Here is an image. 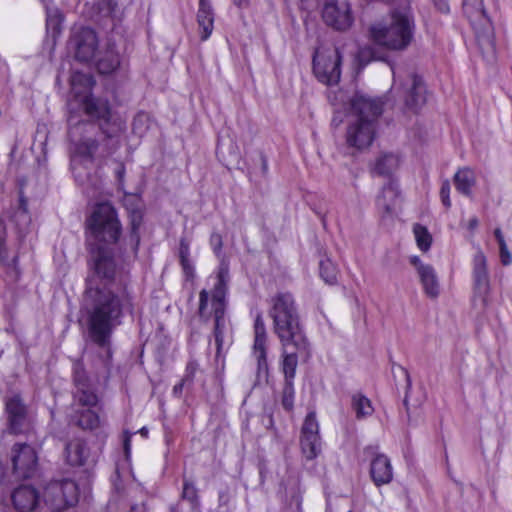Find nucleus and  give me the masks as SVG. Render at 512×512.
Returning <instances> with one entry per match:
<instances>
[{"label": "nucleus", "mask_w": 512, "mask_h": 512, "mask_svg": "<svg viewBox=\"0 0 512 512\" xmlns=\"http://www.w3.org/2000/svg\"><path fill=\"white\" fill-rule=\"evenodd\" d=\"M413 231L420 250L427 251L430 248L432 242V237L427 228L420 224H416Z\"/></svg>", "instance_id": "4c0bfd02"}, {"label": "nucleus", "mask_w": 512, "mask_h": 512, "mask_svg": "<svg viewBox=\"0 0 512 512\" xmlns=\"http://www.w3.org/2000/svg\"><path fill=\"white\" fill-rule=\"evenodd\" d=\"M398 198V186L394 181L390 180L376 199V206L382 217H390L394 214Z\"/></svg>", "instance_id": "5701e85b"}, {"label": "nucleus", "mask_w": 512, "mask_h": 512, "mask_svg": "<svg viewBox=\"0 0 512 512\" xmlns=\"http://www.w3.org/2000/svg\"><path fill=\"white\" fill-rule=\"evenodd\" d=\"M322 18L328 26L336 30H346L353 22L350 5L344 0L327 2L323 7Z\"/></svg>", "instance_id": "2eb2a0df"}, {"label": "nucleus", "mask_w": 512, "mask_h": 512, "mask_svg": "<svg viewBox=\"0 0 512 512\" xmlns=\"http://www.w3.org/2000/svg\"><path fill=\"white\" fill-rule=\"evenodd\" d=\"M254 355L257 359V377L268 375V363L266 354V328L261 315H258L254 323Z\"/></svg>", "instance_id": "a211bd4d"}, {"label": "nucleus", "mask_w": 512, "mask_h": 512, "mask_svg": "<svg viewBox=\"0 0 512 512\" xmlns=\"http://www.w3.org/2000/svg\"><path fill=\"white\" fill-rule=\"evenodd\" d=\"M352 408L358 419L370 416L374 411L371 401L361 393L352 396Z\"/></svg>", "instance_id": "f704fd0d"}, {"label": "nucleus", "mask_w": 512, "mask_h": 512, "mask_svg": "<svg viewBox=\"0 0 512 512\" xmlns=\"http://www.w3.org/2000/svg\"><path fill=\"white\" fill-rule=\"evenodd\" d=\"M229 281V269L225 264H221L217 275V283L212 292V309H225V297Z\"/></svg>", "instance_id": "c756f323"}, {"label": "nucleus", "mask_w": 512, "mask_h": 512, "mask_svg": "<svg viewBox=\"0 0 512 512\" xmlns=\"http://www.w3.org/2000/svg\"><path fill=\"white\" fill-rule=\"evenodd\" d=\"M398 166V158L393 154L380 156L374 166L373 172L379 176H389Z\"/></svg>", "instance_id": "72a5a7b5"}, {"label": "nucleus", "mask_w": 512, "mask_h": 512, "mask_svg": "<svg viewBox=\"0 0 512 512\" xmlns=\"http://www.w3.org/2000/svg\"><path fill=\"white\" fill-rule=\"evenodd\" d=\"M93 407H78L74 409L72 420L82 430L94 431L102 426L99 415Z\"/></svg>", "instance_id": "cd10ccee"}, {"label": "nucleus", "mask_w": 512, "mask_h": 512, "mask_svg": "<svg viewBox=\"0 0 512 512\" xmlns=\"http://www.w3.org/2000/svg\"><path fill=\"white\" fill-rule=\"evenodd\" d=\"M399 6L390 9L388 24L376 23L370 26L371 39L390 50H405L413 40L415 22L411 0H399Z\"/></svg>", "instance_id": "20e7f679"}, {"label": "nucleus", "mask_w": 512, "mask_h": 512, "mask_svg": "<svg viewBox=\"0 0 512 512\" xmlns=\"http://www.w3.org/2000/svg\"><path fill=\"white\" fill-rule=\"evenodd\" d=\"M500 249V258L503 265H509L512 261L511 254L508 251L507 245L499 246Z\"/></svg>", "instance_id": "de8ad7c7"}, {"label": "nucleus", "mask_w": 512, "mask_h": 512, "mask_svg": "<svg viewBox=\"0 0 512 512\" xmlns=\"http://www.w3.org/2000/svg\"><path fill=\"white\" fill-rule=\"evenodd\" d=\"M78 486L71 479L50 481L44 488L43 502L53 512L65 510L78 502Z\"/></svg>", "instance_id": "423d86ee"}, {"label": "nucleus", "mask_w": 512, "mask_h": 512, "mask_svg": "<svg viewBox=\"0 0 512 512\" xmlns=\"http://www.w3.org/2000/svg\"><path fill=\"white\" fill-rule=\"evenodd\" d=\"M86 224L93 242L88 244L84 309L89 337L105 349L101 364L108 370L113 331L121 324L124 313H132L134 309L128 273L123 265L128 259V248L126 239H122L123 227L117 209L111 202L97 203Z\"/></svg>", "instance_id": "f257e3e1"}, {"label": "nucleus", "mask_w": 512, "mask_h": 512, "mask_svg": "<svg viewBox=\"0 0 512 512\" xmlns=\"http://www.w3.org/2000/svg\"><path fill=\"white\" fill-rule=\"evenodd\" d=\"M72 169L75 176V180L79 183V185L86 187V189L92 188V189H98L100 180L96 176L91 175L90 173L86 172V167L79 163V160L77 158H74L72 160Z\"/></svg>", "instance_id": "473e14b6"}, {"label": "nucleus", "mask_w": 512, "mask_h": 512, "mask_svg": "<svg viewBox=\"0 0 512 512\" xmlns=\"http://www.w3.org/2000/svg\"><path fill=\"white\" fill-rule=\"evenodd\" d=\"M116 6L117 3L114 0H101L99 2V9L105 12L106 15L112 14Z\"/></svg>", "instance_id": "a18cd8bd"}, {"label": "nucleus", "mask_w": 512, "mask_h": 512, "mask_svg": "<svg viewBox=\"0 0 512 512\" xmlns=\"http://www.w3.org/2000/svg\"><path fill=\"white\" fill-rule=\"evenodd\" d=\"M6 231L2 220H0V258L3 259L4 252V241H5Z\"/></svg>", "instance_id": "09e8293b"}, {"label": "nucleus", "mask_w": 512, "mask_h": 512, "mask_svg": "<svg viewBox=\"0 0 512 512\" xmlns=\"http://www.w3.org/2000/svg\"><path fill=\"white\" fill-rule=\"evenodd\" d=\"M410 263L417 269L425 294L431 298H436L439 295V282L434 268L423 264L417 256L411 257Z\"/></svg>", "instance_id": "412c9836"}, {"label": "nucleus", "mask_w": 512, "mask_h": 512, "mask_svg": "<svg viewBox=\"0 0 512 512\" xmlns=\"http://www.w3.org/2000/svg\"><path fill=\"white\" fill-rule=\"evenodd\" d=\"M72 382L75 407H95L98 404L99 396L96 385L88 376L81 360H76L73 363Z\"/></svg>", "instance_id": "0eeeda50"}, {"label": "nucleus", "mask_w": 512, "mask_h": 512, "mask_svg": "<svg viewBox=\"0 0 512 512\" xmlns=\"http://www.w3.org/2000/svg\"><path fill=\"white\" fill-rule=\"evenodd\" d=\"M405 105L411 110H417L426 102V88L421 77L411 74L404 84Z\"/></svg>", "instance_id": "6ab92c4d"}, {"label": "nucleus", "mask_w": 512, "mask_h": 512, "mask_svg": "<svg viewBox=\"0 0 512 512\" xmlns=\"http://www.w3.org/2000/svg\"><path fill=\"white\" fill-rule=\"evenodd\" d=\"M5 410L11 433L20 434L28 429L30 424L28 409L20 395L12 394L7 396L5 399Z\"/></svg>", "instance_id": "4468645a"}, {"label": "nucleus", "mask_w": 512, "mask_h": 512, "mask_svg": "<svg viewBox=\"0 0 512 512\" xmlns=\"http://www.w3.org/2000/svg\"><path fill=\"white\" fill-rule=\"evenodd\" d=\"M59 18L58 17H51V16H48L47 18V27L50 28V27H53V29H56V26L59 25Z\"/></svg>", "instance_id": "864d4df0"}, {"label": "nucleus", "mask_w": 512, "mask_h": 512, "mask_svg": "<svg viewBox=\"0 0 512 512\" xmlns=\"http://www.w3.org/2000/svg\"><path fill=\"white\" fill-rule=\"evenodd\" d=\"M370 476L378 487L392 481L393 469L390 459L386 455L378 454L371 460Z\"/></svg>", "instance_id": "b1692460"}, {"label": "nucleus", "mask_w": 512, "mask_h": 512, "mask_svg": "<svg viewBox=\"0 0 512 512\" xmlns=\"http://www.w3.org/2000/svg\"><path fill=\"white\" fill-rule=\"evenodd\" d=\"M190 255V242L186 238H181L179 243V257L180 261L189 260Z\"/></svg>", "instance_id": "37998d69"}, {"label": "nucleus", "mask_w": 512, "mask_h": 512, "mask_svg": "<svg viewBox=\"0 0 512 512\" xmlns=\"http://www.w3.org/2000/svg\"><path fill=\"white\" fill-rule=\"evenodd\" d=\"M294 382L290 380H284L282 394H281V404L283 408L287 411H292L294 407Z\"/></svg>", "instance_id": "e433bc0d"}, {"label": "nucleus", "mask_w": 512, "mask_h": 512, "mask_svg": "<svg viewBox=\"0 0 512 512\" xmlns=\"http://www.w3.org/2000/svg\"><path fill=\"white\" fill-rule=\"evenodd\" d=\"M185 383H186V382H183V379H182L180 383H178V384H176V385L174 386V388H173V393H174L175 395L181 394L182 389H183V386H184V384H185Z\"/></svg>", "instance_id": "5fc2aeb1"}, {"label": "nucleus", "mask_w": 512, "mask_h": 512, "mask_svg": "<svg viewBox=\"0 0 512 512\" xmlns=\"http://www.w3.org/2000/svg\"><path fill=\"white\" fill-rule=\"evenodd\" d=\"M260 162L262 174L265 176L268 173V160L263 153L260 154Z\"/></svg>", "instance_id": "8fccbe9b"}, {"label": "nucleus", "mask_w": 512, "mask_h": 512, "mask_svg": "<svg viewBox=\"0 0 512 512\" xmlns=\"http://www.w3.org/2000/svg\"><path fill=\"white\" fill-rule=\"evenodd\" d=\"M197 23L200 30V39L206 41L214 28V12L210 0H199Z\"/></svg>", "instance_id": "a878e982"}, {"label": "nucleus", "mask_w": 512, "mask_h": 512, "mask_svg": "<svg viewBox=\"0 0 512 512\" xmlns=\"http://www.w3.org/2000/svg\"><path fill=\"white\" fill-rule=\"evenodd\" d=\"M112 153V149L107 146V144L104 145L103 151L101 153V156L105 157Z\"/></svg>", "instance_id": "bf43d9fd"}, {"label": "nucleus", "mask_w": 512, "mask_h": 512, "mask_svg": "<svg viewBox=\"0 0 512 512\" xmlns=\"http://www.w3.org/2000/svg\"><path fill=\"white\" fill-rule=\"evenodd\" d=\"M197 369L198 364L195 361L188 362L186 366L185 375L183 377V382H192Z\"/></svg>", "instance_id": "c03bdc74"}, {"label": "nucleus", "mask_w": 512, "mask_h": 512, "mask_svg": "<svg viewBox=\"0 0 512 512\" xmlns=\"http://www.w3.org/2000/svg\"><path fill=\"white\" fill-rule=\"evenodd\" d=\"M320 277L328 284L337 282L338 269L329 258L321 259L319 262Z\"/></svg>", "instance_id": "c9c22d12"}, {"label": "nucleus", "mask_w": 512, "mask_h": 512, "mask_svg": "<svg viewBox=\"0 0 512 512\" xmlns=\"http://www.w3.org/2000/svg\"><path fill=\"white\" fill-rule=\"evenodd\" d=\"M66 461L71 466H83L89 458V448L82 439H72L65 447Z\"/></svg>", "instance_id": "bb28decb"}, {"label": "nucleus", "mask_w": 512, "mask_h": 512, "mask_svg": "<svg viewBox=\"0 0 512 512\" xmlns=\"http://www.w3.org/2000/svg\"><path fill=\"white\" fill-rule=\"evenodd\" d=\"M143 436H147L148 434V429L146 427H143L140 429L139 431Z\"/></svg>", "instance_id": "69168bd1"}, {"label": "nucleus", "mask_w": 512, "mask_h": 512, "mask_svg": "<svg viewBox=\"0 0 512 512\" xmlns=\"http://www.w3.org/2000/svg\"><path fill=\"white\" fill-rule=\"evenodd\" d=\"M400 1L399 0H390L391 8L395 6H399Z\"/></svg>", "instance_id": "e2e57ef3"}, {"label": "nucleus", "mask_w": 512, "mask_h": 512, "mask_svg": "<svg viewBox=\"0 0 512 512\" xmlns=\"http://www.w3.org/2000/svg\"><path fill=\"white\" fill-rule=\"evenodd\" d=\"M208 300L209 294L203 289L199 294V316L208 320L211 315L214 316V337L216 344V358H220L222 356V346H223V329H224V313L225 309H212L208 310Z\"/></svg>", "instance_id": "dca6fc26"}, {"label": "nucleus", "mask_w": 512, "mask_h": 512, "mask_svg": "<svg viewBox=\"0 0 512 512\" xmlns=\"http://www.w3.org/2000/svg\"><path fill=\"white\" fill-rule=\"evenodd\" d=\"M210 245L214 253L217 256H220L223 246L222 236L217 232H213L210 236Z\"/></svg>", "instance_id": "79ce46f5"}, {"label": "nucleus", "mask_w": 512, "mask_h": 512, "mask_svg": "<svg viewBox=\"0 0 512 512\" xmlns=\"http://www.w3.org/2000/svg\"><path fill=\"white\" fill-rule=\"evenodd\" d=\"M68 109V136L75 144L77 155L92 164L100 144L121 133L122 122L107 98L92 93L76 92Z\"/></svg>", "instance_id": "f03ea898"}, {"label": "nucleus", "mask_w": 512, "mask_h": 512, "mask_svg": "<svg viewBox=\"0 0 512 512\" xmlns=\"http://www.w3.org/2000/svg\"><path fill=\"white\" fill-rule=\"evenodd\" d=\"M129 217L130 233L128 239L126 240L128 248V258L131 256L135 258L137 256L140 245L139 228L142 224L143 215L140 210H132Z\"/></svg>", "instance_id": "7c9ffc66"}, {"label": "nucleus", "mask_w": 512, "mask_h": 512, "mask_svg": "<svg viewBox=\"0 0 512 512\" xmlns=\"http://www.w3.org/2000/svg\"><path fill=\"white\" fill-rule=\"evenodd\" d=\"M392 72H393V76H394V85H393V87H394V89H396V82H397V80H396V72L394 71V69H392Z\"/></svg>", "instance_id": "774afa93"}, {"label": "nucleus", "mask_w": 512, "mask_h": 512, "mask_svg": "<svg viewBox=\"0 0 512 512\" xmlns=\"http://www.w3.org/2000/svg\"><path fill=\"white\" fill-rule=\"evenodd\" d=\"M94 84V80L91 75L75 72L71 76V85L73 89L75 90L77 85H82L86 88H91Z\"/></svg>", "instance_id": "58836bf2"}, {"label": "nucleus", "mask_w": 512, "mask_h": 512, "mask_svg": "<svg viewBox=\"0 0 512 512\" xmlns=\"http://www.w3.org/2000/svg\"><path fill=\"white\" fill-rule=\"evenodd\" d=\"M124 173H125V168L123 165H121L119 167V169L117 170V175H118L119 179L123 178Z\"/></svg>", "instance_id": "680f3d73"}, {"label": "nucleus", "mask_w": 512, "mask_h": 512, "mask_svg": "<svg viewBox=\"0 0 512 512\" xmlns=\"http://www.w3.org/2000/svg\"><path fill=\"white\" fill-rule=\"evenodd\" d=\"M494 236H495L499 246H504V244H506L501 229H499V228L495 229Z\"/></svg>", "instance_id": "603ef678"}, {"label": "nucleus", "mask_w": 512, "mask_h": 512, "mask_svg": "<svg viewBox=\"0 0 512 512\" xmlns=\"http://www.w3.org/2000/svg\"><path fill=\"white\" fill-rule=\"evenodd\" d=\"M463 12L475 32L476 41L483 57L493 61L496 56L494 27L483 0H463Z\"/></svg>", "instance_id": "39448f33"}, {"label": "nucleus", "mask_w": 512, "mask_h": 512, "mask_svg": "<svg viewBox=\"0 0 512 512\" xmlns=\"http://www.w3.org/2000/svg\"><path fill=\"white\" fill-rule=\"evenodd\" d=\"M182 497L191 502H194L197 499V489L195 485L187 479H184L183 482Z\"/></svg>", "instance_id": "ea45409f"}, {"label": "nucleus", "mask_w": 512, "mask_h": 512, "mask_svg": "<svg viewBox=\"0 0 512 512\" xmlns=\"http://www.w3.org/2000/svg\"><path fill=\"white\" fill-rule=\"evenodd\" d=\"M404 373H405V376H406V379H407V386L410 387L411 382H410L409 374H408V372L406 370H404Z\"/></svg>", "instance_id": "338daca9"}, {"label": "nucleus", "mask_w": 512, "mask_h": 512, "mask_svg": "<svg viewBox=\"0 0 512 512\" xmlns=\"http://www.w3.org/2000/svg\"><path fill=\"white\" fill-rule=\"evenodd\" d=\"M473 284L475 296L480 298L482 306L485 307L490 283L487 259L481 250H478L473 258Z\"/></svg>", "instance_id": "f3484780"}, {"label": "nucleus", "mask_w": 512, "mask_h": 512, "mask_svg": "<svg viewBox=\"0 0 512 512\" xmlns=\"http://www.w3.org/2000/svg\"><path fill=\"white\" fill-rule=\"evenodd\" d=\"M3 478H4V470H3L2 464L0 463V483L2 482Z\"/></svg>", "instance_id": "0e129e2a"}, {"label": "nucleus", "mask_w": 512, "mask_h": 512, "mask_svg": "<svg viewBox=\"0 0 512 512\" xmlns=\"http://www.w3.org/2000/svg\"><path fill=\"white\" fill-rule=\"evenodd\" d=\"M434 1H435L436 6L439 8V10L441 12L446 13L449 11V6L446 1H444V0H434Z\"/></svg>", "instance_id": "3c124183"}, {"label": "nucleus", "mask_w": 512, "mask_h": 512, "mask_svg": "<svg viewBox=\"0 0 512 512\" xmlns=\"http://www.w3.org/2000/svg\"><path fill=\"white\" fill-rule=\"evenodd\" d=\"M383 104L379 98L356 94L350 101L349 118L377 124L383 113Z\"/></svg>", "instance_id": "9b49d317"}, {"label": "nucleus", "mask_w": 512, "mask_h": 512, "mask_svg": "<svg viewBox=\"0 0 512 512\" xmlns=\"http://www.w3.org/2000/svg\"><path fill=\"white\" fill-rule=\"evenodd\" d=\"M234 4L238 7H244L247 5V0H233Z\"/></svg>", "instance_id": "052dcab7"}, {"label": "nucleus", "mask_w": 512, "mask_h": 512, "mask_svg": "<svg viewBox=\"0 0 512 512\" xmlns=\"http://www.w3.org/2000/svg\"><path fill=\"white\" fill-rule=\"evenodd\" d=\"M130 512H146L145 506L143 504L141 505H134L131 507Z\"/></svg>", "instance_id": "4d7b16f0"}, {"label": "nucleus", "mask_w": 512, "mask_h": 512, "mask_svg": "<svg viewBox=\"0 0 512 512\" xmlns=\"http://www.w3.org/2000/svg\"><path fill=\"white\" fill-rule=\"evenodd\" d=\"M124 449H125L126 453H128V451L130 449V435H126L125 436V439H124Z\"/></svg>", "instance_id": "13d9d810"}, {"label": "nucleus", "mask_w": 512, "mask_h": 512, "mask_svg": "<svg viewBox=\"0 0 512 512\" xmlns=\"http://www.w3.org/2000/svg\"><path fill=\"white\" fill-rule=\"evenodd\" d=\"M478 226V219L476 217H473L469 220L468 228L470 230H474Z\"/></svg>", "instance_id": "6e6d98bb"}, {"label": "nucleus", "mask_w": 512, "mask_h": 512, "mask_svg": "<svg viewBox=\"0 0 512 512\" xmlns=\"http://www.w3.org/2000/svg\"><path fill=\"white\" fill-rule=\"evenodd\" d=\"M12 502L20 512H31L39 506V494L29 485H21L12 493Z\"/></svg>", "instance_id": "4be33fe9"}, {"label": "nucleus", "mask_w": 512, "mask_h": 512, "mask_svg": "<svg viewBox=\"0 0 512 512\" xmlns=\"http://www.w3.org/2000/svg\"><path fill=\"white\" fill-rule=\"evenodd\" d=\"M377 124L370 121L349 118L346 131V143L349 147L364 150L372 144Z\"/></svg>", "instance_id": "f8f14e48"}, {"label": "nucleus", "mask_w": 512, "mask_h": 512, "mask_svg": "<svg viewBox=\"0 0 512 512\" xmlns=\"http://www.w3.org/2000/svg\"><path fill=\"white\" fill-rule=\"evenodd\" d=\"M183 273L185 275L186 280H192L194 278V267L190 260H182L180 261Z\"/></svg>", "instance_id": "49530a36"}, {"label": "nucleus", "mask_w": 512, "mask_h": 512, "mask_svg": "<svg viewBox=\"0 0 512 512\" xmlns=\"http://www.w3.org/2000/svg\"><path fill=\"white\" fill-rule=\"evenodd\" d=\"M75 58L80 62H89L98 51V38L95 31L88 27L76 30L70 38Z\"/></svg>", "instance_id": "9d476101"}, {"label": "nucleus", "mask_w": 512, "mask_h": 512, "mask_svg": "<svg viewBox=\"0 0 512 512\" xmlns=\"http://www.w3.org/2000/svg\"><path fill=\"white\" fill-rule=\"evenodd\" d=\"M450 183L448 180L443 181L440 189V197L443 205L448 209L451 207L450 200Z\"/></svg>", "instance_id": "a19ab883"}, {"label": "nucleus", "mask_w": 512, "mask_h": 512, "mask_svg": "<svg viewBox=\"0 0 512 512\" xmlns=\"http://www.w3.org/2000/svg\"><path fill=\"white\" fill-rule=\"evenodd\" d=\"M7 219L15 224V227L20 233H23L31 222L30 215L27 208V200L23 195V192H19V200L16 208L5 213Z\"/></svg>", "instance_id": "c85d7f7f"}, {"label": "nucleus", "mask_w": 512, "mask_h": 512, "mask_svg": "<svg viewBox=\"0 0 512 512\" xmlns=\"http://www.w3.org/2000/svg\"><path fill=\"white\" fill-rule=\"evenodd\" d=\"M11 462L13 474L19 479L32 478L38 471V453L27 443H15L12 446Z\"/></svg>", "instance_id": "6e6552de"}, {"label": "nucleus", "mask_w": 512, "mask_h": 512, "mask_svg": "<svg viewBox=\"0 0 512 512\" xmlns=\"http://www.w3.org/2000/svg\"><path fill=\"white\" fill-rule=\"evenodd\" d=\"M454 184L458 192L465 196L472 195V188L476 184V176L470 168L459 169L454 175Z\"/></svg>", "instance_id": "2f4dec72"}, {"label": "nucleus", "mask_w": 512, "mask_h": 512, "mask_svg": "<svg viewBox=\"0 0 512 512\" xmlns=\"http://www.w3.org/2000/svg\"><path fill=\"white\" fill-rule=\"evenodd\" d=\"M96 66L101 74H111L116 71L121 63L120 55L116 50V44L112 40H107L105 45L98 49L96 53Z\"/></svg>", "instance_id": "aec40b11"}, {"label": "nucleus", "mask_w": 512, "mask_h": 512, "mask_svg": "<svg viewBox=\"0 0 512 512\" xmlns=\"http://www.w3.org/2000/svg\"><path fill=\"white\" fill-rule=\"evenodd\" d=\"M342 56L338 49L329 54L316 53L313 58V71L317 79L327 85L337 84L340 80Z\"/></svg>", "instance_id": "1a4fd4ad"}, {"label": "nucleus", "mask_w": 512, "mask_h": 512, "mask_svg": "<svg viewBox=\"0 0 512 512\" xmlns=\"http://www.w3.org/2000/svg\"><path fill=\"white\" fill-rule=\"evenodd\" d=\"M282 346V365L281 369L284 374V380L294 381L296 375V369L298 366L299 357L307 359L310 356V350L308 349V355L305 356L295 349L294 343H288Z\"/></svg>", "instance_id": "393cba45"}, {"label": "nucleus", "mask_w": 512, "mask_h": 512, "mask_svg": "<svg viewBox=\"0 0 512 512\" xmlns=\"http://www.w3.org/2000/svg\"><path fill=\"white\" fill-rule=\"evenodd\" d=\"M269 315L273 320L274 333L281 345L294 343L295 349L308 355V339L300 323L294 297L288 292L277 293L271 299Z\"/></svg>", "instance_id": "7ed1b4c3"}, {"label": "nucleus", "mask_w": 512, "mask_h": 512, "mask_svg": "<svg viewBox=\"0 0 512 512\" xmlns=\"http://www.w3.org/2000/svg\"><path fill=\"white\" fill-rule=\"evenodd\" d=\"M300 444L302 453L307 460L316 458L321 451L319 425L314 411L309 412L305 417L301 429Z\"/></svg>", "instance_id": "ddd939ff"}]
</instances>
